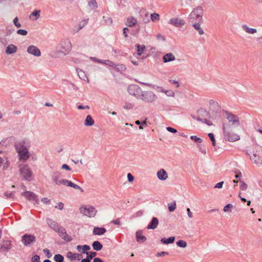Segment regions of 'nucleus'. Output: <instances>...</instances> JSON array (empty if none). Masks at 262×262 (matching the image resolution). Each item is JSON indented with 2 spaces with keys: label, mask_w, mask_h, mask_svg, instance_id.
Returning <instances> with one entry per match:
<instances>
[{
  "label": "nucleus",
  "mask_w": 262,
  "mask_h": 262,
  "mask_svg": "<svg viewBox=\"0 0 262 262\" xmlns=\"http://www.w3.org/2000/svg\"><path fill=\"white\" fill-rule=\"evenodd\" d=\"M247 154L253 163L258 166L262 165V146L253 145L247 149Z\"/></svg>",
  "instance_id": "nucleus-1"
},
{
  "label": "nucleus",
  "mask_w": 262,
  "mask_h": 262,
  "mask_svg": "<svg viewBox=\"0 0 262 262\" xmlns=\"http://www.w3.org/2000/svg\"><path fill=\"white\" fill-rule=\"evenodd\" d=\"M52 179L53 182L56 185L59 186L60 185H63L64 186L72 187L75 189H78L82 192H83V189L79 185L75 184L72 182L68 180L61 179V174L58 171L54 172L52 176Z\"/></svg>",
  "instance_id": "nucleus-2"
},
{
  "label": "nucleus",
  "mask_w": 262,
  "mask_h": 262,
  "mask_svg": "<svg viewBox=\"0 0 262 262\" xmlns=\"http://www.w3.org/2000/svg\"><path fill=\"white\" fill-rule=\"evenodd\" d=\"M28 147L29 146L25 140L18 142L15 145L16 150L20 161H26L30 158V155Z\"/></svg>",
  "instance_id": "nucleus-3"
},
{
  "label": "nucleus",
  "mask_w": 262,
  "mask_h": 262,
  "mask_svg": "<svg viewBox=\"0 0 262 262\" xmlns=\"http://www.w3.org/2000/svg\"><path fill=\"white\" fill-rule=\"evenodd\" d=\"M224 138L226 140L234 142L239 140V136L232 132V128L230 124H224L223 126Z\"/></svg>",
  "instance_id": "nucleus-4"
},
{
  "label": "nucleus",
  "mask_w": 262,
  "mask_h": 262,
  "mask_svg": "<svg viewBox=\"0 0 262 262\" xmlns=\"http://www.w3.org/2000/svg\"><path fill=\"white\" fill-rule=\"evenodd\" d=\"M203 9L201 7L195 8L190 13L189 17V21L192 23L203 22Z\"/></svg>",
  "instance_id": "nucleus-5"
},
{
  "label": "nucleus",
  "mask_w": 262,
  "mask_h": 262,
  "mask_svg": "<svg viewBox=\"0 0 262 262\" xmlns=\"http://www.w3.org/2000/svg\"><path fill=\"white\" fill-rule=\"evenodd\" d=\"M80 213L89 217H94L97 212V209L90 205H83L79 208Z\"/></svg>",
  "instance_id": "nucleus-6"
},
{
  "label": "nucleus",
  "mask_w": 262,
  "mask_h": 262,
  "mask_svg": "<svg viewBox=\"0 0 262 262\" xmlns=\"http://www.w3.org/2000/svg\"><path fill=\"white\" fill-rule=\"evenodd\" d=\"M19 173L24 180L30 181L33 179V173L28 165L20 166Z\"/></svg>",
  "instance_id": "nucleus-7"
},
{
  "label": "nucleus",
  "mask_w": 262,
  "mask_h": 262,
  "mask_svg": "<svg viewBox=\"0 0 262 262\" xmlns=\"http://www.w3.org/2000/svg\"><path fill=\"white\" fill-rule=\"evenodd\" d=\"M158 97L152 92L150 91H142L140 99L147 103H152L157 100Z\"/></svg>",
  "instance_id": "nucleus-8"
},
{
  "label": "nucleus",
  "mask_w": 262,
  "mask_h": 262,
  "mask_svg": "<svg viewBox=\"0 0 262 262\" xmlns=\"http://www.w3.org/2000/svg\"><path fill=\"white\" fill-rule=\"evenodd\" d=\"M60 52L64 55L68 54L72 49V43L70 40L66 39L60 42Z\"/></svg>",
  "instance_id": "nucleus-9"
},
{
  "label": "nucleus",
  "mask_w": 262,
  "mask_h": 262,
  "mask_svg": "<svg viewBox=\"0 0 262 262\" xmlns=\"http://www.w3.org/2000/svg\"><path fill=\"white\" fill-rule=\"evenodd\" d=\"M226 118L228 121L227 124H230L231 128L238 126L240 124L239 118L236 115L228 114Z\"/></svg>",
  "instance_id": "nucleus-10"
},
{
  "label": "nucleus",
  "mask_w": 262,
  "mask_h": 262,
  "mask_svg": "<svg viewBox=\"0 0 262 262\" xmlns=\"http://www.w3.org/2000/svg\"><path fill=\"white\" fill-rule=\"evenodd\" d=\"M142 91L141 89L137 85H130L128 88L129 94L135 96L137 98H140Z\"/></svg>",
  "instance_id": "nucleus-11"
},
{
  "label": "nucleus",
  "mask_w": 262,
  "mask_h": 262,
  "mask_svg": "<svg viewBox=\"0 0 262 262\" xmlns=\"http://www.w3.org/2000/svg\"><path fill=\"white\" fill-rule=\"evenodd\" d=\"M35 241L36 237L34 235L25 234L22 236L21 242L27 247L31 246Z\"/></svg>",
  "instance_id": "nucleus-12"
},
{
  "label": "nucleus",
  "mask_w": 262,
  "mask_h": 262,
  "mask_svg": "<svg viewBox=\"0 0 262 262\" xmlns=\"http://www.w3.org/2000/svg\"><path fill=\"white\" fill-rule=\"evenodd\" d=\"M55 231L57 232L59 236L64 241L67 242H70L72 240V238L71 236L68 234L64 227L59 226Z\"/></svg>",
  "instance_id": "nucleus-13"
},
{
  "label": "nucleus",
  "mask_w": 262,
  "mask_h": 262,
  "mask_svg": "<svg viewBox=\"0 0 262 262\" xmlns=\"http://www.w3.org/2000/svg\"><path fill=\"white\" fill-rule=\"evenodd\" d=\"M22 195L30 201H33L37 204L39 203V200L37 199V196L35 193L31 191H25L22 193Z\"/></svg>",
  "instance_id": "nucleus-14"
},
{
  "label": "nucleus",
  "mask_w": 262,
  "mask_h": 262,
  "mask_svg": "<svg viewBox=\"0 0 262 262\" xmlns=\"http://www.w3.org/2000/svg\"><path fill=\"white\" fill-rule=\"evenodd\" d=\"M169 24L176 27H181L185 24V21L179 17H173L169 20Z\"/></svg>",
  "instance_id": "nucleus-15"
},
{
  "label": "nucleus",
  "mask_w": 262,
  "mask_h": 262,
  "mask_svg": "<svg viewBox=\"0 0 262 262\" xmlns=\"http://www.w3.org/2000/svg\"><path fill=\"white\" fill-rule=\"evenodd\" d=\"M28 53L33 55L36 57H39L41 55L40 50L35 46H29L27 50Z\"/></svg>",
  "instance_id": "nucleus-16"
},
{
  "label": "nucleus",
  "mask_w": 262,
  "mask_h": 262,
  "mask_svg": "<svg viewBox=\"0 0 262 262\" xmlns=\"http://www.w3.org/2000/svg\"><path fill=\"white\" fill-rule=\"evenodd\" d=\"M11 248V243L10 241L7 240L0 244V252H7Z\"/></svg>",
  "instance_id": "nucleus-17"
},
{
  "label": "nucleus",
  "mask_w": 262,
  "mask_h": 262,
  "mask_svg": "<svg viewBox=\"0 0 262 262\" xmlns=\"http://www.w3.org/2000/svg\"><path fill=\"white\" fill-rule=\"evenodd\" d=\"M158 179L161 181H165L167 179L168 173L164 169H160L157 173Z\"/></svg>",
  "instance_id": "nucleus-18"
},
{
  "label": "nucleus",
  "mask_w": 262,
  "mask_h": 262,
  "mask_svg": "<svg viewBox=\"0 0 262 262\" xmlns=\"http://www.w3.org/2000/svg\"><path fill=\"white\" fill-rule=\"evenodd\" d=\"M176 59L174 55L172 53H168L165 54L163 57L162 60L164 63L174 61Z\"/></svg>",
  "instance_id": "nucleus-19"
},
{
  "label": "nucleus",
  "mask_w": 262,
  "mask_h": 262,
  "mask_svg": "<svg viewBox=\"0 0 262 262\" xmlns=\"http://www.w3.org/2000/svg\"><path fill=\"white\" fill-rule=\"evenodd\" d=\"M17 48L13 44L9 45L6 49V53L8 55L15 53L17 52Z\"/></svg>",
  "instance_id": "nucleus-20"
},
{
  "label": "nucleus",
  "mask_w": 262,
  "mask_h": 262,
  "mask_svg": "<svg viewBox=\"0 0 262 262\" xmlns=\"http://www.w3.org/2000/svg\"><path fill=\"white\" fill-rule=\"evenodd\" d=\"M106 232L105 228L103 227H94L93 230L94 235H101L104 234Z\"/></svg>",
  "instance_id": "nucleus-21"
},
{
  "label": "nucleus",
  "mask_w": 262,
  "mask_h": 262,
  "mask_svg": "<svg viewBox=\"0 0 262 262\" xmlns=\"http://www.w3.org/2000/svg\"><path fill=\"white\" fill-rule=\"evenodd\" d=\"M142 234L143 232L141 230H138L136 233V239L138 243H143L146 239V237Z\"/></svg>",
  "instance_id": "nucleus-22"
},
{
  "label": "nucleus",
  "mask_w": 262,
  "mask_h": 262,
  "mask_svg": "<svg viewBox=\"0 0 262 262\" xmlns=\"http://www.w3.org/2000/svg\"><path fill=\"white\" fill-rule=\"evenodd\" d=\"M76 71L78 74V76L80 79L86 81L87 83L90 82L89 78L82 70L81 69H76Z\"/></svg>",
  "instance_id": "nucleus-23"
},
{
  "label": "nucleus",
  "mask_w": 262,
  "mask_h": 262,
  "mask_svg": "<svg viewBox=\"0 0 262 262\" xmlns=\"http://www.w3.org/2000/svg\"><path fill=\"white\" fill-rule=\"evenodd\" d=\"M159 221L158 219L156 217H153L147 228L148 229H155L157 227Z\"/></svg>",
  "instance_id": "nucleus-24"
},
{
  "label": "nucleus",
  "mask_w": 262,
  "mask_h": 262,
  "mask_svg": "<svg viewBox=\"0 0 262 262\" xmlns=\"http://www.w3.org/2000/svg\"><path fill=\"white\" fill-rule=\"evenodd\" d=\"M137 24V19L133 17V16H129L127 18L126 25L129 27H132L133 26H135Z\"/></svg>",
  "instance_id": "nucleus-25"
},
{
  "label": "nucleus",
  "mask_w": 262,
  "mask_h": 262,
  "mask_svg": "<svg viewBox=\"0 0 262 262\" xmlns=\"http://www.w3.org/2000/svg\"><path fill=\"white\" fill-rule=\"evenodd\" d=\"M40 10H34L29 16L30 19L33 21L36 20L40 17Z\"/></svg>",
  "instance_id": "nucleus-26"
},
{
  "label": "nucleus",
  "mask_w": 262,
  "mask_h": 262,
  "mask_svg": "<svg viewBox=\"0 0 262 262\" xmlns=\"http://www.w3.org/2000/svg\"><path fill=\"white\" fill-rule=\"evenodd\" d=\"M95 123V121L91 115H88L84 120V125L85 126H91Z\"/></svg>",
  "instance_id": "nucleus-27"
},
{
  "label": "nucleus",
  "mask_w": 262,
  "mask_h": 262,
  "mask_svg": "<svg viewBox=\"0 0 262 262\" xmlns=\"http://www.w3.org/2000/svg\"><path fill=\"white\" fill-rule=\"evenodd\" d=\"M47 223L49 226H50V227L53 229L54 231L59 226L58 224L55 221L50 219H47Z\"/></svg>",
  "instance_id": "nucleus-28"
},
{
  "label": "nucleus",
  "mask_w": 262,
  "mask_h": 262,
  "mask_svg": "<svg viewBox=\"0 0 262 262\" xmlns=\"http://www.w3.org/2000/svg\"><path fill=\"white\" fill-rule=\"evenodd\" d=\"M243 29L247 33L253 34L257 32V30L254 28H249L246 25H243L242 26Z\"/></svg>",
  "instance_id": "nucleus-29"
},
{
  "label": "nucleus",
  "mask_w": 262,
  "mask_h": 262,
  "mask_svg": "<svg viewBox=\"0 0 262 262\" xmlns=\"http://www.w3.org/2000/svg\"><path fill=\"white\" fill-rule=\"evenodd\" d=\"M174 239L175 237L174 236H171L168 238H162L161 239V242L164 244H169L173 243L174 241Z\"/></svg>",
  "instance_id": "nucleus-30"
},
{
  "label": "nucleus",
  "mask_w": 262,
  "mask_h": 262,
  "mask_svg": "<svg viewBox=\"0 0 262 262\" xmlns=\"http://www.w3.org/2000/svg\"><path fill=\"white\" fill-rule=\"evenodd\" d=\"M136 46L137 47V52L138 55L141 56L143 54V52L145 49V46L144 45L141 46L139 44H137Z\"/></svg>",
  "instance_id": "nucleus-31"
},
{
  "label": "nucleus",
  "mask_w": 262,
  "mask_h": 262,
  "mask_svg": "<svg viewBox=\"0 0 262 262\" xmlns=\"http://www.w3.org/2000/svg\"><path fill=\"white\" fill-rule=\"evenodd\" d=\"M93 249L96 251H100L102 248V244L98 241H95L92 244Z\"/></svg>",
  "instance_id": "nucleus-32"
},
{
  "label": "nucleus",
  "mask_w": 262,
  "mask_h": 262,
  "mask_svg": "<svg viewBox=\"0 0 262 262\" xmlns=\"http://www.w3.org/2000/svg\"><path fill=\"white\" fill-rule=\"evenodd\" d=\"M201 23H194V24L193 25V27L198 30L199 34L200 35H202L204 34V31L202 30V29L200 27V24Z\"/></svg>",
  "instance_id": "nucleus-33"
},
{
  "label": "nucleus",
  "mask_w": 262,
  "mask_h": 262,
  "mask_svg": "<svg viewBox=\"0 0 262 262\" xmlns=\"http://www.w3.org/2000/svg\"><path fill=\"white\" fill-rule=\"evenodd\" d=\"M89 6L90 9L92 10H94L97 8V4L96 2V0H89Z\"/></svg>",
  "instance_id": "nucleus-34"
},
{
  "label": "nucleus",
  "mask_w": 262,
  "mask_h": 262,
  "mask_svg": "<svg viewBox=\"0 0 262 262\" xmlns=\"http://www.w3.org/2000/svg\"><path fill=\"white\" fill-rule=\"evenodd\" d=\"M54 260L56 262H63L64 258L63 256L61 254H57L54 255Z\"/></svg>",
  "instance_id": "nucleus-35"
},
{
  "label": "nucleus",
  "mask_w": 262,
  "mask_h": 262,
  "mask_svg": "<svg viewBox=\"0 0 262 262\" xmlns=\"http://www.w3.org/2000/svg\"><path fill=\"white\" fill-rule=\"evenodd\" d=\"M150 18L153 22L158 21L160 19V15L158 13H152L150 14Z\"/></svg>",
  "instance_id": "nucleus-36"
},
{
  "label": "nucleus",
  "mask_w": 262,
  "mask_h": 262,
  "mask_svg": "<svg viewBox=\"0 0 262 262\" xmlns=\"http://www.w3.org/2000/svg\"><path fill=\"white\" fill-rule=\"evenodd\" d=\"M67 256L69 258L75 259L79 256V254L77 253H73L71 252H68L67 254Z\"/></svg>",
  "instance_id": "nucleus-37"
},
{
  "label": "nucleus",
  "mask_w": 262,
  "mask_h": 262,
  "mask_svg": "<svg viewBox=\"0 0 262 262\" xmlns=\"http://www.w3.org/2000/svg\"><path fill=\"white\" fill-rule=\"evenodd\" d=\"M91 248L89 245H83L82 247L81 253L83 254H86V255H89V252H88V250H90Z\"/></svg>",
  "instance_id": "nucleus-38"
},
{
  "label": "nucleus",
  "mask_w": 262,
  "mask_h": 262,
  "mask_svg": "<svg viewBox=\"0 0 262 262\" xmlns=\"http://www.w3.org/2000/svg\"><path fill=\"white\" fill-rule=\"evenodd\" d=\"M176 244L178 246L182 248H185L187 246V243L183 240H179L177 241Z\"/></svg>",
  "instance_id": "nucleus-39"
},
{
  "label": "nucleus",
  "mask_w": 262,
  "mask_h": 262,
  "mask_svg": "<svg viewBox=\"0 0 262 262\" xmlns=\"http://www.w3.org/2000/svg\"><path fill=\"white\" fill-rule=\"evenodd\" d=\"M168 210L170 212H173L175 210L176 208V202H173L172 203H169L168 204Z\"/></svg>",
  "instance_id": "nucleus-40"
},
{
  "label": "nucleus",
  "mask_w": 262,
  "mask_h": 262,
  "mask_svg": "<svg viewBox=\"0 0 262 262\" xmlns=\"http://www.w3.org/2000/svg\"><path fill=\"white\" fill-rule=\"evenodd\" d=\"M233 207V205L231 204H228L227 205H226L223 209V210L224 212H231V210L230 209V208H232Z\"/></svg>",
  "instance_id": "nucleus-41"
},
{
  "label": "nucleus",
  "mask_w": 262,
  "mask_h": 262,
  "mask_svg": "<svg viewBox=\"0 0 262 262\" xmlns=\"http://www.w3.org/2000/svg\"><path fill=\"white\" fill-rule=\"evenodd\" d=\"M4 195L7 198L14 199V192H6L4 193Z\"/></svg>",
  "instance_id": "nucleus-42"
},
{
  "label": "nucleus",
  "mask_w": 262,
  "mask_h": 262,
  "mask_svg": "<svg viewBox=\"0 0 262 262\" xmlns=\"http://www.w3.org/2000/svg\"><path fill=\"white\" fill-rule=\"evenodd\" d=\"M134 105L129 102H126L124 106V108L126 110H130L132 109L134 107Z\"/></svg>",
  "instance_id": "nucleus-43"
},
{
  "label": "nucleus",
  "mask_w": 262,
  "mask_h": 262,
  "mask_svg": "<svg viewBox=\"0 0 262 262\" xmlns=\"http://www.w3.org/2000/svg\"><path fill=\"white\" fill-rule=\"evenodd\" d=\"M241 182V185H240V189L241 190L245 191L247 190L248 186L243 181H240Z\"/></svg>",
  "instance_id": "nucleus-44"
},
{
  "label": "nucleus",
  "mask_w": 262,
  "mask_h": 262,
  "mask_svg": "<svg viewBox=\"0 0 262 262\" xmlns=\"http://www.w3.org/2000/svg\"><path fill=\"white\" fill-rule=\"evenodd\" d=\"M115 69L117 70H121L122 71H125L126 70V68H125V66H124L123 64H118V65L115 64Z\"/></svg>",
  "instance_id": "nucleus-45"
},
{
  "label": "nucleus",
  "mask_w": 262,
  "mask_h": 262,
  "mask_svg": "<svg viewBox=\"0 0 262 262\" xmlns=\"http://www.w3.org/2000/svg\"><path fill=\"white\" fill-rule=\"evenodd\" d=\"M165 94L169 97H174V93L172 90H166L165 92Z\"/></svg>",
  "instance_id": "nucleus-46"
},
{
  "label": "nucleus",
  "mask_w": 262,
  "mask_h": 262,
  "mask_svg": "<svg viewBox=\"0 0 262 262\" xmlns=\"http://www.w3.org/2000/svg\"><path fill=\"white\" fill-rule=\"evenodd\" d=\"M190 139L192 140H193L195 142H199V143H201L202 140L201 138L198 137L197 136H191L190 137Z\"/></svg>",
  "instance_id": "nucleus-47"
},
{
  "label": "nucleus",
  "mask_w": 262,
  "mask_h": 262,
  "mask_svg": "<svg viewBox=\"0 0 262 262\" xmlns=\"http://www.w3.org/2000/svg\"><path fill=\"white\" fill-rule=\"evenodd\" d=\"M17 33L18 34L25 36L27 34L28 32L25 30L19 29L17 31Z\"/></svg>",
  "instance_id": "nucleus-48"
},
{
  "label": "nucleus",
  "mask_w": 262,
  "mask_h": 262,
  "mask_svg": "<svg viewBox=\"0 0 262 262\" xmlns=\"http://www.w3.org/2000/svg\"><path fill=\"white\" fill-rule=\"evenodd\" d=\"M208 137H209L210 139L211 140V141L212 142L213 146H214L215 145V139H214L213 134L212 133H209V134H208Z\"/></svg>",
  "instance_id": "nucleus-49"
},
{
  "label": "nucleus",
  "mask_w": 262,
  "mask_h": 262,
  "mask_svg": "<svg viewBox=\"0 0 262 262\" xmlns=\"http://www.w3.org/2000/svg\"><path fill=\"white\" fill-rule=\"evenodd\" d=\"M140 83L143 85L148 86V87L154 89H156V86L151 83H145V82H140Z\"/></svg>",
  "instance_id": "nucleus-50"
},
{
  "label": "nucleus",
  "mask_w": 262,
  "mask_h": 262,
  "mask_svg": "<svg viewBox=\"0 0 262 262\" xmlns=\"http://www.w3.org/2000/svg\"><path fill=\"white\" fill-rule=\"evenodd\" d=\"M105 65L111 67H114L115 68V63L110 60H106Z\"/></svg>",
  "instance_id": "nucleus-51"
},
{
  "label": "nucleus",
  "mask_w": 262,
  "mask_h": 262,
  "mask_svg": "<svg viewBox=\"0 0 262 262\" xmlns=\"http://www.w3.org/2000/svg\"><path fill=\"white\" fill-rule=\"evenodd\" d=\"M14 25L17 28H19L21 27V25L18 22V17H16L13 19Z\"/></svg>",
  "instance_id": "nucleus-52"
},
{
  "label": "nucleus",
  "mask_w": 262,
  "mask_h": 262,
  "mask_svg": "<svg viewBox=\"0 0 262 262\" xmlns=\"http://www.w3.org/2000/svg\"><path fill=\"white\" fill-rule=\"evenodd\" d=\"M43 252L46 254L47 257L51 258L52 257V255L48 249H44Z\"/></svg>",
  "instance_id": "nucleus-53"
},
{
  "label": "nucleus",
  "mask_w": 262,
  "mask_h": 262,
  "mask_svg": "<svg viewBox=\"0 0 262 262\" xmlns=\"http://www.w3.org/2000/svg\"><path fill=\"white\" fill-rule=\"evenodd\" d=\"M147 119H146L145 120H144L142 122H140L139 120H137L135 121V124L137 125H145V126H147V123H146Z\"/></svg>",
  "instance_id": "nucleus-54"
},
{
  "label": "nucleus",
  "mask_w": 262,
  "mask_h": 262,
  "mask_svg": "<svg viewBox=\"0 0 262 262\" xmlns=\"http://www.w3.org/2000/svg\"><path fill=\"white\" fill-rule=\"evenodd\" d=\"M97 253L95 252H91L89 253V255H88V257L90 260L93 258L96 255Z\"/></svg>",
  "instance_id": "nucleus-55"
},
{
  "label": "nucleus",
  "mask_w": 262,
  "mask_h": 262,
  "mask_svg": "<svg viewBox=\"0 0 262 262\" xmlns=\"http://www.w3.org/2000/svg\"><path fill=\"white\" fill-rule=\"evenodd\" d=\"M32 262H39L40 261V257L38 255H35L32 258Z\"/></svg>",
  "instance_id": "nucleus-56"
},
{
  "label": "nucleus",
  "mask_w": 262,
  "mask_h": 262,
  "mask_svg": "<svg viewBox=\"0 0 262 262\" xmlns=\"http://www.w3.org/2000/svg\"><path fill=\"white\" fill-rule=\"evenodd\" d=\"M168 255V253L167 252H165V251H162V252H158L157 254V256L158 257L165 256V255Z\"/></svg>",
  "instance_id": "nucleus-57"
},
{
  "label": "nucleus",
  "mask_w": 262,
  "mask_h": 262,
  "mask_svg": "<svg viewBox=\"0 0 262 262\" xmlns=\"http://www.w3.org/2000/svg\"><path fill=\"white\" fill-rule=\"evenodd\" d=\"M112 223L117 225H121V222L120 219L118 218L116 220H112L111 222Z\"/></svg>",
  "instance_id": "nucleus-58"
},
{
  "label": "nucleus",
  "mask_w": 262,
  "mask_h": 262,
  "mask_svg": "<svg viewBox=\"0 0 262 262\" xmlns=\"http://www.w3.org/2000/svg\"><path fill=\"white\" fill-rule=\"evenodd\" d=\"M127 177L128 181L130 182H132L134 180V176L130 173L127 174Z\"/></svg>",
  "instance_id": "nucleus-59"
},
{
  "label": "nucleus",
  "mask_w": 262,
  "mask_h": 262,
  "mask_svg": "<svg viewBox=\"0 0 262 262\" xmlns=\"http://www.w3.org/2000/svg\"><path fill=\"white\" fill-rule=\"evenodd\" d=\"M41 201L43 203L46 204H49L51 203L50 200H49V199H48V198H42L41 199Z\"/></svg>",
  "instance_id": "nucleus-60"
},
{
  "label": "nucleus",
  "mask_w": 262,
  "mask_h": 262,
  "mask_svg": "<svg viewBox=\"0 0 262 262\" xmlns=\"http://www.w3.org/2000/svg\"><path fill=\"white\" fill-rule=\"evenodd\" d=\"M166 129L168 132L172 133H176L177 132V130L176 129H174L171 127H167Z\"/></svg>",
  "instance_id": "nucleus-61"
},
{
  "label": "nucleus",
  "mask_w": 262,
  "mask_h": 262,
  "mask_svg": "<svg viewBox=\"0 0 262 262\" xmlns=\"http://www.w3.org/2000/svg\"><path fill=\"white\" fill-rule=\"evenodd\" d=\"M224 184V182L222 181L219 183H217L214 186L215 188H221L223 187Z\"/></svg>",
  "instance_id": "nucleus-62"
},
{
  "label": "nucleus",
  "mask_w": 262,
  "mask_h": 262,
  "mask_svg": "<svg viewBox=\"0 0 262 262\" xmlns=\"http://www.w3.org/2000/svg\"><path fill=\"white\" fill-rule=\"evenodd\" d=\"M61 168L62 169H66L68 171H70L71 170V168L67 164H64L62 165Z\"/></svg>",
  "instance_id": "nucleus-63"
},
{
  "label": "nucleus",
  "mask_w": 262,
  "mask_h": 262,
  "mask_svg": "<svg viewBox=\"0 0 262 262\" xmlns=\"http://www.w3.org/2000/svg\"><path fill=\"white\" fill-rule=\"evenodd\" d=\"M198 147L199 148L200 151L203 154H206V149L204 148H203L200 145H198Z\"/></svg>",
  "instance_id": "nucleus-64"
}]
</instances>
